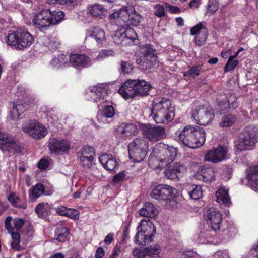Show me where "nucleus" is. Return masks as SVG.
I'll list each match as a JSON object with an SVG mask.
<instances>
[{
	"mask_svg": "<svg viewBox=\"0 0 258 258\" xmlns=\"http://www.w3.org/2000/svg\"><path fill=\"white\" fill-rule=\"evenodd\" d=\"M205 219L211 230L219 229L222 222V215L216 208L211 207L206 210L204 214Z\"/></svg>",
	"mask_w": 258,
	"mask_h": 258,
	"instance_id": "15",
	"label": "nucleus"
},
{
	"mask_svg": "<svg viewBox=\"0 0 258 258\" xmlns=\"http://www.w3.org/2000/svg\"><path fill=\"white\" fill-rule=\"evenodd\" d=\"M68 209L64 206H60L56 208V211L60 215L66 216Z\"/></svg>",
	"mask_w": 258,
	"mask_h": 258,
	"instance_id": "61",
	"label": "nucleus"
},
{
	"mask_svg": "<svg viewBox=\"0 0 258 258\" xmlns=\"http://www.w3.org/2000/svg\"><path fill=\"white\" fill-rule=\"evenodd\" d=\"M115 114V110L111 105L105 106L103 110L102 115L105 118H111Z\"/></svg>",
	"mask_w": 258,
	"mask_h": 258,
	"instance_id": "44",
	"label": "nucleus"
},
{
	"mask_svg": "<svg viewBox=\"0 0 258 258\" xmlns=\"http://www.w3.org/2000/svg\"><path fill=\"white\" fill-rule=\"evenodd\" d=\"M44 190L45 187L42 184L37 183L29 190L30 198L32 201L35 200L44 192Z\"/></svg>",
	"mask_w": 258,
	"mask_h": 258,
	"instance_id": "33",
	"label": "nucleus"
},
{
	"mask_svg": "<svg viewBox=\"0 0 258 258\" xmlns=\"http://www.w3.org/2000/svg\"><path fill=\"white\" fill-rule=\"evenodd\" d=\"M190 33L192 35H196L195 42L196 45L201 46L205 44L208 32L207 28L201 23L193 27L190 30Z\"/></svg>",
	"mask_w": 258,
	"mask_h": 258,
	"instance_id": "17",
	"label": "nucleus"
},
{
	"mask_svg": "<svg viewBox=\"0 0 258 258\" xmlns=\"http://www.w3.org/2000/svg\"><path fill=\"white\" fill-rule=\"evenodd\" d=\"M121 69L124 73H130L133 69V66L127 61H121Z\"/></svg>",
	"mask_w": 258,
	"mask_h": 258,
	"instance_id": "49",
	"label": "nucleus"
},
{
	"mask_svg": "<svg viewBox=\"0 0 258 258\" xmlns=\"http://www.w3.org/2000/svg\"><path fill=\"white\" fill-rule=\"evenodd\" d=\"M137 34L134 30L129 28L124 32L116 31L112 38L114 42L118 44H122L125 40H135L136 39Z\"/></svg>",
	"mask_w": 258,
	"mask_h": 258,
	"instance_id": "25",
	"label": "nucleus"
},
{
	"mask_svg": "<svg viewBox=\"0 0 258 258\" xmlns=\"http://www.w3.org/2000/svg\"><path fill=\"white\" fill-rule=\"evenodd\" d=\"M160 248L159 246H150L142 250L135 249L133 251V254L137 256L138 258H161L158 254L160 251Z\"/></svg>",
	"mask_w": 258,
	"mask_h": 258,
	"instance_id": "22",
	"label": "nucleus"
},
{
	"mask_svg": "<svg viewBox=\"0 0 258 258\" xmlns=\"http://www.w3.org/2000/svg\"><path fill=\"white\" fill-rule=\"evenodd\" d=\"M215 176L214 169L206 166H201L194 175L195 178L205 182L213 181L215 179Z\"/></svg>",
	"mask_w": 258,
	"mask_h": 258,
	"instance_id": "23",
	"label": "nucleus"
},
{
	"mask_svg": "<svg viewBox=\"0 0 258 258\" xmlns=\"http://www.w3.org/2000/svg\"><path fill=\"white\" fill-rule=\"evenodd\" d=\"M69 234L68 228L62 226H58L55 232V239L59 242H64Z\"/></svg>",
	"mask_w": 258,
	"mask_h": 258,
	"instance_id": "34",
	"label": "nucleus"
},
{
	"mask_svg": "<svg viewBox=\"0 0 258 258\" xmlns=\"http://www.w3.org/2000/svg\"><path fill=\"white\" fill-rule=\"evenodd\" d=\"M142 55L137 58V63L142 70L151 69L157 60L156 50L152 45L147 44L141 47Z\"/></svg>",
	"mask_w": 258,
	"mask_h": 258,
	"instance_id": "10",
	"label": "nucleus"
},
{
	"mask_svg": "<svg viewBox=\"0 0 258 258\" xmlns=\"http://www.w3.org/2000/svg\"><path fill=\"white\" fill-rule=\"evenodd\" d=\"M50 207L48 203H39L35 208V212L38 216L41 218H44L49 212Z\"/></svg>",
	"mask_w": 258,
	"mask_h": 258,
	"instance_id": "35",
	"label": "nucleus"
},
{
	"mask_svg": "<svg viewBox=\"0 0 258 258\" xmlns=\"http://www.w3.org/2000/svg\"><path fill=\"white\" fill-rule=\"evenodd\" d=\"M156 158L161 166H167L175 160L177 149L173 146L158 145L153 149Z\"/></svg>",
	"mask_w": 258,
	"mask_h": 258,
	"instance_id": "9",
	"label": "nucleus"
},
{
	"mask_svg": "<svg viewBox=\"0 0 258 258\" xmlns=\"http://www.w3.org/2000/svg\"><path fill=\"white\" fill-rule=\"evenodd\" d=\"M148 150V142L142 138H136L128 146L130 158L135 162L142 161L146 156Z\"/></svg>",
	"mask_w": 258,
	"mask_h": 258,
	"instance_id": "7",
	"label": "nucleus"
},
{
	"mask_svg": "<svg viewBox=\"0 0 258 258\" xmlns=\"http://www.w3.org/2000/svg\"><path fill=\"white\" fill-rule=\"evenodd\" d=\"M0 140L2 141L3 142L8 143H15V140L12 137V136L2 131H0Z\"/></svg>",
	"mask_w": 258,
	"mask_h": 258,
	"instance_id": "46",
	"label": "nucleus"
},
{
	"mask_svg": "<svg viewBox=\"0 0 258 258\" xmlns=\"http://www.w3.org/2000/svg\"><path fill=\"white\" fill-rule=\"evenodd\" d=\"M113 55L114 52L112 50H102L100 52L97 58H103L105 57L113 56Z\"/></svg>",
	"mask_w": 258,
	"mask_h": 258,
	"instance_id": "54",
	"label": "nucleus"
},
{
	"mask_svg": "<svg viewBox=\"0 0 258 258\" xmlns=\"http://www.w3.org/2000/svg\"><path fill=\"white\" fill-rule=\"evenodd\" d=\"M201 69L202 67L201 66H195L191 67L188 72L184 74V76H190L194 78L199 74V72L201 70Z\"/></svg>",
	"mask_w": 258,
	"mask_h": 258,
	"instance_id": "45",
	"label": "nucleus"
},
{
	"mask_svg": "<svg viewBox=\"0 0 258 258\" xmlns=\"http://www.w3.org/2000/svg\"><path fill=\"white\" fill-rule=\"evenodd\" d=\"M192 117L197 124L206 125L212 121L215 115L212 109L204 106H200L196 108L192 114Z\"/></svg>",
	"mask_w": 258,
	"mask_h": 258,
	"instance_id": "12",
	"label": "nucleus"
},
{
	"mask_svg": "<svg viewBox=\"0 0 258 258\" xmlns=\"http://www.w3.org/2000/svg\"><path fill=\"white\" fill-rule=\"evenodd\" d=\"M165 6L166 9H168L170 12L172 13H178L180 11V9L178 7L172 6L168 3H165Z\"/></svg>",
	"mask_w": 258,
	"mask_h": 258,
	"instance_id": "57",
	"label": "nucleus"
},
{
	"mask_svg": "<svg viewBox=\"0 0 258 258\" xmlns=\"http://www.w3.org/2000/svg\"><path fill=\"white\" fill-rule=\"evenodd\" d=\"M22 130L25 133L37 140L43 138L47 133L45 127L42 124L32 121H29L23 124Z\"/></svg>",
	"mask_w": 258,
	"mask_h": 258,
	"instance_id": "13",
	"label": "nucleus"
},
{
	"mask_svg": "<svg viewBox=\"0 0 258 258\" xmlns=\"http://www.w3.org/2000/svg\"><path fill=\"white\" fill-rule=\"evenodd\" d=\"M189 195L191 199L195 200H199L203 196L202 187L200 186H196L189 192Z\"/></svg>",
	"mask_w": 258,
	"mask_h": 258,
	"instance_id": "42",
	"label": "nucleus"
},
{
	"mask_svg": "<svg viewBox=\"0 0 258 258\" xmlns=\"http://www.w3.org/2000/svg\"><path fill=\"white\" fill-rule=\"evenodd\" d=\"M238 98L234 94H231L228 98L227 103L221 102L219 104V110L220 113L226 109L227 108L235 109L238 107V103L237 101Z\"/></svg>",
	"mask_w": 258,
	"mask_h": 258,
	"instance_id": "30",
	"label": "nucleus"
},
{
	"mask_svg": "<svg viewBox=\"0 0 258 258\" xmlns=\"http://www.w3.org/2000/svg\"><path fill=\"white\" fill-rule=\"evenodd\" d=\"M80 163L84 170H90L94 164L93 160L94 157L90 158H80Z\"/></svg>",
	"mask_w": 258,
	"mask_h": 258,
	"instance_id": "41",
	"label": "nucleus"
},
{
	"mask_svg": "<svg viewBox=\"0 0 258 258\" xmlns=\"http://www.w3.org/2000/svg\"><path fill=\"white\" fill-rule=\"evenodd\" d=\"M49 166V162L46 159H41L38 163V167L40 169H45Z\"/></svg>",
	"mask_w": 258,
	"mask_h": 258,
	"instance_id": "58",
	"label": "nucleus"
},
{
	"mask_svg": "<svg viewBox=\"0 0 258 258\" xmlns=\"http://www.w3.org/2000/svg\"><path fill=\"white\" fill-rule=\"evenodd\" d=\"M107 86L101 84L94 86L90 91L89 95L92 101L96 103L103 102L107 96Z\"/></svg>",
	"mask_w": 258,
	"mask_h": 258,
	"instance_id": "21",
	"label": "nucleus"
},
{
	"mask_svg": "<svg viewBox=\"0 0 258 258\" xmlns=\"http://www.w3.org/2000/svg\"><path fill=\"white\" fill-rule=\"evenodd\" d=\"M237 117L236 116L228 114L224 115L220 122V126L222 127H229L232 126L236 121Z\"/></svg>",
	"mask_w": 258,
	"mask_h": 258,
	"instance_id": "36",
	"label": "nucleus"
},
{
	"mask_svg": "<svg viewBox=\"0 0 258 258\" xmlns=\"http://www.w3.org/2000/svg\"><path fill=\"white\" fill-rule=\"evenodd\" d=\"M152 86L144 80H127L119 88L118 92L125 100L137 96H145L149 94Z\"/></svg>",
	"mask_w": 258,
	"mask_h": 258,
	"instance_id": "2",
	"label": "nucleus"
},
{
	"mask_svg": "<svg viewBox=\"0 0 258 258\" xmlns=\"http://www.w3.org/2000/svg\"><path fill=\"white\" fill-rule=\"evenodd\" d=\"M216 196L217 198L216 201L218 203L229 206L230 203V200L228 191L225 189L221 188L218 189L216 193Z\"/></svg>",
	"mask_w": 258,
	"mask_h": 258,
	"instance_id": "31",
	"label": "nucleus"
},
{
	"mask_svg": "<svg viewBox=\"0 0 258 258\" xmlns=\"http://www.w3.org/2000/svg\"><path fill=\"white\" fill-rule=\"evenodd\" d=\"M14 230H19L24 224V220L21 218H15L13 220Z\"/></svg>",
	"mask_w": 258,
	"mask_h": 258,
	"instance_id": "53",
	"label": "nucleus"
},
{
	"mask_svg": "<svg viewBox=\"0 0 258 258\" xmlns=\"http://www.w3.org/2000/svg\"><path fill=\"white\" fill-rule=\"evenodd\" d=\"M89 11L93 17L102 18L106 12V10L101 5L95 4L89 8Z\"/></svg>",
	"mask_w": 258,
	"mask_h": 258,
	"instance_id": "32",
	"label": "nucleus"
},
{
	"mask_svg": "<svg viewBox=\"0 0 258 258\" xmlns=\"http://www.w3.org/2000/svg\"><path fill=\"white\" fill-rule=\"evenodd\" d=\"M176 190L167 185H159L152 191V198L161 201L167 209L173 208L177 204Z\"/></svg>",
	"mask_w": 258,
	"mask_h": 258,
	"instance_id": "5",
	"label": "nucleus"
},
{
	"mask_svg": "<svg viewBox=\"0 0 258 258\" xmlns=\"http://www.w3.org/2000/svg\"><path fill=\"white\" fill-rule=\"evenodd\" d=\"M66 216H69L74 220H77L79 218V213L76 210L68 209Z\"/></svg>",
	"mask_w": 258,
	"mask_h": 258,
	"instance_id": "52",
	"label": "nucleus"
},
{
	"mask_svg": "<svg viewBox=\"0 0 258 258\" xmlns=\"http://www.w3.org/2000/svg\"><path fill=\"white\" fill-rule=\"evenodd\" d=\"M95 155V152L94 148L91 146H85L82 149V151L81 152V154L80 155V158H91L94 157Z\"/></svg>",
	"mask_w": 258,
	"mask_h": 258,
	"instance_id": "40",
	"label": "nucleus"
},
{
	"mask_svg": "<svg viewBox=\"0 0 258 258\" xmlns=\"http://www.w3.org/2000/svg\"><path fill=\"white\" fill-rule=\"evenodd\" d=\"M143 136L153 142L158 141L166 136L164 127L160 126H151L149 124H145L142 127Z\"/></svg>",
	"mask_w": 258,
	"mask_h": 258,
	"instance_id": "14",
	"label": "nucleus"
},
{
	"mask_svg": "<svg viewBox=\"0 0 258 258\" xmlns=\"http://www.w3.org/2000/svg\"><path fill=\"white\" fill-rule=\"evenodd\" d=\"M235 56H230L225 67H224V72H226L228 71H230L234 70L236 66L238 64L239 61L238 60L235 59Z\"/></svg>",
	"mask_w": 258,
	"mask_h": 258,
	"instance_id": "38",
	"label": "nucleus"
},
{
	"mask_svg": "<svg viewBox=\"0 0 258 258\" xmlns=\"http://www.w3.org/2000/svg\"><path fill=\"white\" fill-rule=\"evenodd\" d=\"M33 41V37L28 32L19 30L9 33L7 42L12 47L21 50L30 46Z\"/></svg>",
	"mask_w": 258,
	"mask_h": 258,
	"instance_id": "6",
	"label": "nucleus"
},
{
	"mask_svg": "<svg viewBox=\"0 0 258 258\" xmlns=\"http://www.w3.org/2000/svg\"><path fill=\"white\" fill-rule=\"evenodd\" d=\"M99 160L108 171L115 172L118 168V163L111 154H103L100 156Z\"/></svg>",
	"mask_w": 258,
	"mask_h": 258,
	"instance_id": "24",
	"label": "nucleus"
},
{
	"mask_svg": "<svg viewBox=\"0 0 258 258\" xmlns=\"http://www.w3.org/2000/svg\"><path fill=\"white\" fill-rule=\"evenodd\" d=\"M64 56L63 55L58 56L57 58H54L50 61L51 64L54 67H59L63 63Z\"/></svg>",
	"mask_w": 258,
	"mask_h": 258,
	"instance_id": "47",
	"label": "nucleus"
},
{
	"mask_svg": "<svg viewBox=\"0 0 258 258\" xmlns=\"http://www.w3.org/2000/svg\"><path fill=\"white\" fill-rule=\"evenodd\" d=\"M167 166L164 173L165 176L171 180L178 179L187 170L186 167L179 162H175Z\"/></svg>",
	"mask_w": 258,
	"mask_h": 258,
	"instance_id": "19",
	"label": "nucleus"
},
{
	"mask_svg": "<svg viewBox=\"0 0 258 258\" xmlns=\"http://www.w3.org/2000/svg\"><path fill=\"white\" fill-rule=\"evenodd\" d=\"M12 217L11 216H8L6 218L5 221V227L7 230L8 232H12L14 231V226L12 225Z\"/></svg>",
	"mask_w": 258,
	"mask_h": 258,
	"instance_id": "50",
	"label": "nucleus"
},
{
	"mask_svg": "<svg viewBox=\"0 0 258 258\" xmlns=\"http://www.w3.org/2000/svg\"><path fill=\"white\" fill-rule=\"evenodd\" d=\"M19 200V198L18 197L16 196L15 194L13 192L10 193L8 197V200L14 206H17V203Z\"/></svg>",
	"mask_w": 258,
	"mask_h": 258,
	"instance_id": "55",
	"label": "nucleus"
},
{
	"mask_svg": "<svg viewBox=\"0 0 258 258\" xmlns=\"http://www.w3.org/2000/svg\"><path fill=\"white\" fill-rule=\"evenodd\" d=\"M51 17L49 10H43L35 15L33 19V24L39 29L48 27L51 25Z\"/></svg>",
	"mask_w": 258,
	"mask_h": 258,
	"instance_id": "18",
	"label": "nucleus"
},
{
	"mask_svg": "<svg viewBox=\"0 0 258 258\" xmlns=\"http://www.w3.org/2000/svg\"><path fill=\"white\" fill-rule=\"evenodd\" d=\"M122 128L121 133L124 134L126 137L135 135L138 131L137 126L133 123L125 124Z\"/></svg>",
	"mask_w": 258,
	"mask_h": 258,
	"instance_id": "37",
	"label": "nucleus"
},
{
	"mask_svg": "<svg viewBox=\"0 0 258 258\" xmlns=\"http://www.w3.org/2000/svg\"><path fill=\"white\" fill-rule=\"evenodd\" d=\"M219 6L216 0H209L208 11H209L211 14H213L218 9Z\"/></svg>",
	"mask_w": 258,
	"mask_h": 258,
	"instance_id": "48",
	"label": "nucleus"
},
{
	"mask_svg": "<svg viewBox=\"0 0 258 258\" xmlns=\"http://www.w3.org/2000/svg\"><path fill=\"white\" fill-rule=\"evenodd\" d=\"M70 63L74 67H87L91 64V59L89 57L79 54H72L70 55Z\"/></svg>",
	"mask_w": 258,
	"mask_h": 258,
	"instance_id": "26",
	"label": "nucleus"
},
{
	"mask_svg": "<svg viewBox=\"0 0 258 258\" xmlns=\"http://www.w3.org/2000/svg\"><path fill=\"white\" fill-rule=\"evenodd\" d=\"M247 179L248 185L258 192V165L247 170Z\"/></svg>",
	"mask_w": 258,
	"mask_h": 258,
	"instance_id": "27",
	"label": "nucleus"
},
{
	"mask_svg": "<svg viewBox=\"0 0 258 258\" xmlns=\"http://www.w3.org/2000/svg\"><path fill=\"white\" fill-rule=\"evenodd\" d=\"M257 137L253 128L247 126L241 132L236 146L240 151L249 150L255 144Z\"/></svg>",
	"mask_w": 258,
	"mask_h": 258,
	"instance_id": "11",
	"label": "nucleus"
},
{
	"mask_svg": "<svg viewBox=\"0 0 258 258\" xmlns=\"http://www.w3.org/2000/svg\"><path fill=\"white\" fill-rule=\"evenodd\" d=\"M88 36L94 39L98 44H103L105 41V32L99 27L92 28L88 32Z\"/></svg>",
	"mask_w": 258,
	"mask_h": 258,
	"instance_id": "28",
	"label": "nucleus"
},
{
	"mask_svg": "<svg viewBox=\"0 0 258 258\" xmlns=\"http://www.w3.org/2000/svg\"><path fill=\"white\" fill-rule=\"evenodd\" d=\"M232 172V169L230 166H226L223 170V174L227 179L231 177Z\"/></svg>",
	"mask_w": 258,
	"mask_h": 258,
	"instance_id": "59",
	"label": "nucleus"
},
{
	"mask_svg": "<svg viewBox=\"0 0 258 258\" xmlns=\"http://www.w3.org/2000/svg\"><path fill=\"white\" fill-rule=\"evenodd\" d=\"M70 146V143L67 141L55 138L50 139L48 145L51 153L56 154L68 152Z\"/></svg>",
	"mask_w": 258,
	"mask_h": 258,
	"instance_id": "20",
	"label": "nucleus"
},
{
	"mask_svg": "<svg viewBox=\"0 0 258 258\" xmlns=\"http://www.w3.org/2000/svg\"><path fill=\"white\" fill-rule=\"evenodd\" d=\"M111 19L115 20V23L124 29L130 26H137L140 22L141 16L131 6L125 7L110 15Z\"/></svg>",
	"mask_w": 258,
	"mask_h": 258,
	"instance_id": "4",
	"label": "nucleus"
},
{
	"mask_svg": "<svg viewBox=\"0 0 258 258\" xmlns=\"http://www.w3.org/2000/svg\"><path fill=\"white\" fill-rule=\"evenodd\" d=\"M20 242V240H13L11 242L12 248L16 250H19L21 247Z\"/></svg>",
	"mask_w": 258,
	"mask_h": 258,
	"instance_id": "62",
	"label": "nucleus"
},
{
	"mask_svg": "<svg viewBox=\"0 0 258 258\" xmlns=\"http://www.w3.org/2000/svg\"><path fill=\"white\" fill-rule=\"evenodd\" d=\"M180 142L185 146L196 148L202 146L206 139L205 130L198 126L187 125L178 135Z\"/></svg>",
	"mask_w": 258,
	"mask_h": 258,
	"instance_id": "3",
	"label": "nucleus"
},
{
	"mask_svg": "<svg viewBox=\"0 0 258 258\" xmlns=\"http://www.w3.org/2000/svg\"><path fill=\"white\" fill-rule=\"evenodd\" d=\"M51 16L50 21L51 25H54L58 23L63 19L64 14L61 11H53V12L51 11Z\"/></svg>",
	"mask_w": 258,
	"mask_h": 258,
	"instance_id": "39",
	"label": "nucleus"
},
{
	"mask_svg": "<svg viewBox=\"0 0 258 258\" xmlns=\"http://www.w3.org/2000/svg\"><path fill=\"white\" fill-rule=\"evenodd\" d=\"M138 232L135 236V242L139 245H144L151 242L156 233V228L150 221L142 220L140 226L137 227Z\"/></svg>",
	"mask_w": 258,
	"mask_h": 258,
	"instance_id": "8",
	"label": "nucleus"
},
{
	"mask_svg": "<svg viewBox=\"0 0 258 258\" xmlns=\"http://www.w3.org/2000/svg\"><path fill=\"white\" fill-rule=\"evenodd\" d=\"M104 255V251L102 247H99L97 248L95 255V258H102V257Z\"/></svg>",
	"mask_w": 258,
	"mask_h": 258,
	"instance_id": "63",
	"label": "nucleus"
},
{
	"mask_svg": "<svg viewBox=\"0 0 258 258\" xmlns=\"http://www.w3.org/2000/svg\"><path fill=\"white\" fill-rule=\"evenodd\" d=\"M227 153V147L220 146L217 148L209 150L205 155V160L217 163L226 159Z\"/></svg>",
	"mask_w": 258,
	"mask_h": 258,
	"instance_id": "16",
	"label": "nucleus"
},
{
	"mask_svg": "<svg viewBox=\"0 0 258 258\" xmlns=\"http://www.w3.org/2000/svg\"><path fill=\"white\" fill-rule=\"evenodd\" d=\"M21 113L17 111L14 107H13L12 109L10 111L11 118L13 119H17Z\"/></svg>",
	"mask_w": 258,
	"mask_h": 258,
	"instance_id": "60",
	"label": "nucleus"
},
{
	"mask_svg": "<svg viewBox=\"0 0 258 258\" xmlns=\"http://www.w3.org/2000/svg\"><path fill=\"white\" fill-rule=\"evenodd\" d=\"M250 254L253 257L258 258V244L253 246L250 250Z\"/></svg>",
	"mask_w": 258,
	"mask_h": 258,
	"instance_id": "64",
	"label": "nucleus"
},
{
	"mask_svg": "<svg viewBox=\"0 0 258 258\" xmlns=\"http://www.w3.org/2000/svg\"><path fill=\"white\" fill-rule=\"evenodd\" d=\"M150 115L157 123H166L174 117V108L170 100L159 97L153 101Z\"/></svg>",
	"mask_w": 258,
	"mask_h": 258,
	"instance_id": "1",
	"label": "nucleus"
},
{
	"mask_svg": "<svg viewBox=\"0 0 258 258\" xmlns=\"http://www.w3.org/2000/svg\"><path fill=\"white\" fill-rule=\"evenodd\" d=\"M155 9V15L159 17L165 16L164 7L161 5H156L154 7Z\"/></svg>",
	"mask_w": 258,
	"mask_h": 258,
	"instance_id": "51",
	"label": "nucleus"
},
{
	"mask_svg": "<svg viewBox=\"0 0 258 258\" xmlns=\"http://www.w3.org/2000/svg\"><path fill=\"white\" fill-rule=\"evenodd\" d=\"M141 216L153 218L158 214V211L153 204L149 202H146L144 206L139 211Z\"/></svg>",
	"mask_w": 258,
	"mask_h": 258,
	"instance_id": "29",
	"label": "nucleus"
},
{
	"mask_svg": "<svg viewBox=\"0 0 258 258\" xmlns=\"http://www.w3.org/2000/svg\"><path fill=\"white\" fill-rule=\"evenodd\" d=\"M17 146L15 143H8L6 142H3L0 143V150L5 152L6 151H10L12 150H14L15 151H17Z\"/></svg>",
	"mask_w": 258,
	"mask_h": 258,
	"instance_id": "43",
	"label": "nucleus"
},
{
	"mask_svg": "<svg viewBox=\"0 0 258 258\" xmlns=\"http://www.w3.org/2000/svg\"><path fill=\"white\" fill-rule=\"evenodd\" d=\"M125 176V174L124 172H121L114 175L113 181L114 183H118L122 181L124 179Z\"/></svg>",
	"mask_w": 258,
	"mask_h": 258,
	"instance_id": "56",
	"label": "nucleus"
}]
</instances>
